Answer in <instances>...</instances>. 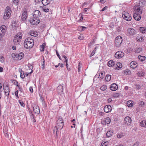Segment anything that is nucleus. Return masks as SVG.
<instances>
[{"mask_svg": "<svg viewBox=\"0 0 146 146\" xmlns=\"http://www.w3.org/2000/svg\"><path fill=\"white\" fill-rule=\"evenodd\" d=\"M40 15L41 13L40 11L38 10H36L34 12L33 17L38 18L40 17Z\"/></svg>", "mask_w": 146, "mask_h": 146, "instance_id": "obj_13", "label": "nucleus"}, {"mask_svg": "<svg viewBox=\"0 0 146 146\" xmlns=\"http://www.w3.org/2000/svg\"><path fill=\"white\" fill-rule=\"evenodd\" d=\"M96 51V50H94L92 52V53H91L90 55V57H91V56H93L94 54H95V52Z\"/></svg>", "mask_w": 146, "mask_h": 146, "instance_id": "obj_48", "label": "nucleus"}, {"mask_svg": "<svg viewBox=\"0 0 146 146\" xmlns=\"http://www.w3.org/2000/svg\"><path fill=\"white\" fill-rule=\"evenodd\" d=\"M124 121L127 124H129L130 125L129 123H130L131 122V118L127 116L125 117L124 119Z\"/></svg>", "mask_w": 146, "mask_h": 146, "instance_id": "obj_19", "label": "nucleus"}, {"mask_svg": "<svg viewBox=\"0 0 146 146\" xmlns=\"http://www.w3.org/2000/svg\"><path fill=\"white\" fill-rule=\"evenodd\" d=\"M58 66H60L61 67L63 68L64 67L63 64H62L59 63Z\"/></svg>", "mask_w": 146, "mask_h": 146, "instance_id": "obj_62", "label": "nucleus"}, {"mask_svg": "<svg viewBox=\"0 0 146 146\" xmlns=\"http://www.w3.org/2000/svg\"><path fill=\"white\" fill-rule=\"evenodd\" d=\"M11 81L12 82V83L13 84H18V82L16 80H11Z\"/></svg>", "mask_w": 146, "mask_h": 146, "instance_id": "obj_45", "label": "nucleus"}, {"mask_svg": "<svg viewBox=\"0 0 146 146\" xmlns=\"http://www.w3.org/2000/svg\"><path fill=\"white\" fill-rule=\"evenodd\" d=\"M81 27H82V30H81L82 31H84L85 29H86L87 28L86 27H85L82 26H81Z\"/></svg>", "mask_w": 146, "mask_h": 146, "instance_id": "obj_59", "label": "nucleus"}, {"mask_svg": "<svg viewBox=\"0 0 146 146\" xmlns=\"http://www.w3.org/2000/svg\"><path fill=\"white\" fill-rule=\"evenodd\" d=\"M134 10L133 17L135 20L139 21L141 19L140 15L142 13V10L140 9L139 5H135L133 8Z\"/></svg>", "mask_w": 146, "mask_h": 146, "instance_id": "obj_1", "label": "nucleus"}, {"mask_svg": "<svg viewBox=\"0 0 146 146\" xmlns=\"http://www.w3.org/2000/svg\"><path fill=\"white\" fill-rule=\"evenodd\" d=\"M127 31L129 34L130 35H134L135 34V31L133 28H129L127 29Z\"/></svg>", "mask_w": 146, "mask_h": 146, "instance_id": "obj_15", "label": "nucleus"}, {"mask_svg": "<svg viewBox=\"0 0 146 146\" xmlns=\"http://www.w3.org/2000/svg\"><path fill=\"white\" fill-rule=\"evenodd\" d=\"M4 57L2 56H0V61L2 62H3L4 61Z\"/></svg>", "mask_w": 146, "mask_h": 146, "instance_id": "obj_47", "label": "nucleus"}, {"mask_svg": "<svg viewBox=\"0 0 146 146\" xmlns=\"http://www.w3.org/2000/svg\"><path fill=\"white\" fill-rule=\"evenodd\" d=\"M16 86H17L19 88V91L21 92L22 90V88H21L20 87L19 85L16 84Z\"/></svg>", "mask_w": 146, "mask_h": 146, "instance_id": "obj_55", "label": "nucleus"}, {"mask_svg": "<svg viewBox=\"0 0 146 146\" xmlns=\"http://www.w3.org/2000/svg\"><path fill=\"white\" fill-rule=\"evenodd\" d=\"M33 108L34 112L35 113L39 114L40 113V109L39 107L36 104H34L33 106Z\"/></svg>", "mask_w": 146, "mask_h": 146, "instance_id": "obj_12", "label": "nucleus"}, {"mask_svg": "<svg viewBox=\"0 0 146 146\" xmlns=\"http://www.w3.org/2000/svg\"><path fill=\"white\" fill-rule=\"evenodd\" d=\"M12 11L10 7L7 6L5 10V14L3 16L5 19H8L10 17Z\"/></svg>", "mask_w": 146, "mask_h": 146, "instance_id": "obj_4", "label": "nucleus"}, {"mask_svg": "<svg viewBox=\"0 0 146 146\" xmlns=\"http://www.w3.org/2000/svg\"><path fill=\"white\" fill-rule=\"evenodd\" d=\"M24 56V53L22 52H20L19 54H15L13 53L12 54V56L14 58L15 57L17 60H21L23 58Z\"/></svg>", "mask_w": 146, "mask_h": 146, "instance_id": "obj_9", "label": "nucleus"}, {"mask_svg": "<svg viewBox=\"0 0 146 146\" xmlns=\"http://www.w3.org/2000/svg\"><path fill=\"white\" fill-rule=\"evenodd\" d=\"M30 35L34 36H36L38 35V34L36 31H32L31 32Z\"/></svg>", "mask_w": 146, "mask_h": 146, "instance_id": "obj_26", "label": "nucleus"}, {"mask_svg": "<svg viewBox=\"0 0 146 146\" xmlns=\"http://www.w3.org/2000/svg\"><path fill=\"white\" fill-rule=\"evenodd\" d=\"M120 95L121 94L119 93H115L112 94V96L115 98H119Z\"/></svg>", "mask_w": 146, "mask_h": 146, "instance_id": "obj_29", "label": "nucleus"}, {"mask_svg": "<svg viewBox=\"0 0 146 146\" xmlns=\"http://www.w3.org/2000/svg\"><path fill=\"white\" fill-rule=\"evenodd\" d=\"M17 37H15L14 38L13 40V42L14 43H15L16 44H17L18 43V42H20V40L18 39Z\"/></svg>", "mask_w": 146, "mask_h": 146, "instance_id": "obj_37", "label": "nucleus"}, {"mask_svg": "<svg viewBox=\"0 0 146 146\" xmlns=\"http://www.w3.org/2000/svg\"><path fill=\"white\" fill-rule=\"evenodd\" d=\"M140 125L142 127H146V120H143L140 123Z\"/></svg>", "mask_w": 146, "mask_h": 146, "instance_id": "obj_30", "label": "nucleus"}, {"mask_svg": "<svg viewBox=\"0 0 146 146\" xmlns=\"http://www.w3.org/2000/svg\"><path fill=\"white\" fill-rule=\"evenodd\" d=\"M63 57L65 59V60L64 61V62H68V58H67V57H66V56L65 55H64L63 56Z\"/></svg>", "mask_w": 146, "mask_h": 146, "instance_id": "obj_54", "label": "nucleus"}, {"mask_svg": "<svg viewBox=\"0 0 146 146\" xmlns=\"http://www.w3.org/2000/svg\"><path fill=\"white\" fill-rule=\"evenodd\" d=\"M107 88V86L105 85L102 86L101 88L100 89L101 90L104 91L106 90Z\"/></svg>", "mask_w": 146, "mask_h": 146, "instance_id": "obj_41", "label": "nucleus"}, {"mask_svg": "<svg viewBox=\"0 0 146 146\" xmlns=\"http://www.w3.org/2000/svg\"><path fill=\"white\" fill-rule=\"evenodd\" d=\"M124 53L121 51H119L116 52L115 54V57L117 58H120L123 57L124 56Z\"/></svg>", "mask_w": 146, "mask_h": 146, "instance_id": "obj_11", "label": "nucleus"}, {"mask_svg": "<svg viewBox=\"0 0 146 146\" xmlns=\"http://www.w3.org/2000/svg\"><path fill=\"white\" fill-rule=\"evenodd\" d=\"M29 68V69L32 70L33 68V67L31 65H29L28 66Z\"/></svg>", "mask_w": 146, "mask_h": 146, "instance_id": "obj_61", "label": "nucleus"}, {"mask_svg": "<svg viewBox=\"0 0 146 146\" xmlns=\"http://www.w3.org/2000/svg\"><path fill=\"white\" fill-rule=\"evenodd\" d=\"M138 58L141 61H143L145 59V57L144 56H141L139 55L138 56Z\"/></svg>", "mask_w": 146, "mask_h": 146, "instance_id": "obj_33", "label": "nucleus"}, {"mask_svg": "<svg viewBox=\"0 0 146 146\" xmlns=\"http://www.w3.org/2000/svg\"><path fill=\"white\" fill-rule=\"evenodd\" d=\"M127 105L129 107H131L133 106L132 102L131 101H129L127 102Z\"/></svg>", "mask_w": 146, "mask_h": 146, "instance_id": "obj_36", "label": "nucleus"}, {"mask_svg": "<svg viewBox=\"0 0 146 146\" xmlns=\"http://www.w3.org/2000/svg\"><path fill=\"white\" fill-rule=\"evenodd\" d=\"M109 105H107L105 106L104 108V111L106 113H108L109 112Z\"/></svg>", "mask_w": 146, "mask_h": 146, "instance_id": "obj_27", "label": "nucleus"}, {"mask_svg": "<svg viewBox=\"0 0 146 146\" xmlns=\"http://www.w3.org/2000/svg\"><path fill=\"white\" fill-rule=\"evenodd\" d=\"M145 104V103L143 101H141L140 102L139 105L141 106V107H143Z\"/></svg>", "mask_w": 146, "mask_h": 146, "instance_id": "obj_49", "label": "nucleus"}, {"mask_svg": "<svg viewBox=\"0 0 146 146\" xmlns=\"http://www.w3.org/2000/svg\"><path fill=\"white\" fill-rule=\"evenodd\" d=\"M138 65V63L135 61H132L130 64V67L132 68H136Z\"/></svg>", "mask_w": 146, "mask_h": 146, "instance_id": "obj_16", "label": "nucleus"}, {"mask_svg": "<svg viewBox=\"0 0 146 146\" xmlns=\"http://www.w3.org/2000/svg\"><path fill=\"white\" fill-rule=\"evenodd\" d=\"M15 37H17L18 39L20 40V41L22 37V36L20 33H18L17 35H15Z\"/></svg>", "mask_w": 146, "mask_h": 146, "instance_id": "obj_34", "label": "nucleus"}, {"mask_svg": "<svg viewBox=\"0 0 146 146\" xmlns=\"http://www.w3.org/2000/svg\"><path fill=\"white\" fill-rule=\"evenodd\" d=\"M109 118L106 117L103 119L102 121V123L103 125H108L110 123Z\"/></svg>", "mask_w": 146, "mask_h": 146, "instance_id": "obj_17", "label": "nucleus"}, {"mask_svg": "<svg viewBox=\"0 0 146 146\" xmlns=\"http://www.w3.org/2000/svg\"><path fill=\"white\" fill-rule=\"evenodd\" d=\"M123 136V133H119L117 135V138H121Z\"/></svg>", "mask_w": 146, "mask_h": 146, "instance_id": "obj_39", "label": "nucleus"}, {"mask_svg": "<svg viewBox=\"0 0 146 146\" xmlns=\"http://www.w3.org/2000/svg\"><path fill=\"white\" fill-rule=\"evenodd\" d=\"M19 92L18 90H17L16 92H15V96L17 98H19V97L18 96V94Z\"/></svg>", "mask_w": 146, "mask_h": 146, "instance_id": "obj_51", "label": "nucleus"}, {"mask_svg": "<svg viewBox=\"0 0 146 146\" xmlns=\"http://www.w3.org/2000/svg\"><path fill=\"white\" fill-rule=\"evenodd\" d=\"M105 76V72H102L100 73L99 76V78L100 79H102Z\"/></svg>", "mask_w": 146, "mask_h": 146, "instance_id": "obj_25", "label": "nucleus"}, {"mask_svg": "<svg viewBox=\"0 0 146 146\" xmlns=\"http://www.w3.org/2000/svg\"><path fill=\"white\" fill-rule=\"evenodd\" d=\"M56 54H57V56H58V57L59 58V59H60V60H61V57H60V55H59V54L58 53V51L57 50H56Z\"/></svg>", "mask_w": 146, "mask_h": 146, "instance_id": "obj_52", "label": "nucleus"}, {"mask_svg": "<svg viewBox=\"0 0 146 146\" xmlns=\"http://www.w3.org/2000/svg\"><path fill=\"white\" fill-rule=\"evenodd\" d=\"M45 64V60L44 59V60L43 61V63H42V65L43 66V67L42 68V69H44V65Z\"/></svg>", "mask_w": 146, "mask_h": 146, "instance_id": "obj_57", "label": "nucleus"}, {"mask_svg": "<svg viewBox=\"0 0 146 146\" xmlns=\"http://www.w3.org/2000/svg\"><path fill=\"white\" fill-rule=\"evenodd\" d=\"M46 45V43H44L42 45L40 46V50L41 51L43 52L44 51V48L45 47V46Z\"/></svg>", "mask_w": 146, "mask_h": 146, "instance_id": "obj_32", "label": "nucleus"}, {"mask_svg": "<svg viewBox=\"0 0 146 146\" xmlns=\"http://www.w3.org/2000/svg\"><path fill=\"white\" fill-rule=\"evenodd\" d=\"M110 131H108L106 134V135L107 137H110Z\"/></svg>", "mask_w": 146, "mask_h": 146, "instance_id": "obj_60", "label": "nucleus"}, {"mask_svg": "<svg viewBox=\"0 0 146 146\" xmlns=\"http://www.w3.org/2000/svg\"><path fill=\"white\" fill-rule=\"evenodd\" d=\"M33 17L32 18H31L30 19V22L31 24L32 25H36L38 24L40 22V21L38 18H35Z\"/></svg>", "mask_w": 146, "mask_h": 146, "instance_id": "obj_6", "label": "nucleus"}, {"mask_svg": "<svg viewBox=\"0 0 146 146\" xmlns=\"http://www.w3.org/2000/svg\"><path fill=\"white\" fill-rule=\"evenodd\" d=\"M122 16L123 18L127 21H129L131 19V17L127 12H124L123 13Z\"/></svg>", "mask_w": 146, "mask_h": 146, "instance_id": "obj_7", "label": "nucleus"}, {"mask_svg": "<svg viewBox=\"0 0 146 146\" xmlns=\"http://www.w3.org/2000/svg\"><path fill=\"white\" fill-rule=\"evenodd\" d=\"M29 90L31 92H33V90L32 87H30L29 88Z\"/></svg>", "mask_w": 146, "mask_h": 146, "instance_id": "obj_64", "label": "nucleus"}, {"mask_svg": "<svg viewBox=\"0 0 146 146\" xmlns=\"http://www.w3.org/2000/svg\"><path fill=\"white\" fill-rule=\"evenodd\" d=\"M33 40L31 38L28 37L24 41V46L26 48H31L33 47L34 45Z\"/></svg>", "mask_w": 146, "mask_h": 146, "instance_id": "obj_2", "label": "nucleus"}, {"mask_svg": "<svg viewBox=\"0 0 146 146\" xmlns=\"http://www.w3.org/2000/svg\"><path fill=\"white\" fill-rule=\"evenodd\" d=\"M43 11L45 12H48L49 11V10L50 9H48L46 7H43Z\"/></svg>", "mask_w": 146, "mask_h": 146, "instance_id": "obj_42", "label": "nucleus"}, {"mask_svg": "<svg viewBox=\"0 0 146 146\" xmlns=\"http://www.w3.org/2000/svg\"><path fill=\"white\" fill-rule=\"evenodd\" d=\"M110 76V75H106L105 78V80L106 82H108L110 81V79L109 78L108 76Z\"/></svg>", "mask_w": 146, "mask_h": 146, "instance_id": "obj_43", "label": "nucleus"}, {"mask_svg": "<svg viewBox=\"0 0 146 146\" xmlns=\"http://www.w3.org/2000/svg\"><path fill=\"white\" fill-rule=\"evenodd\" d=\"M19 72L20 73V77L21 78L23 79L25 77L24 72L23 71L22 69L20 68L19 69Z\"/></svg>", "mask_w": 146, "mask_h": 146, "instance_id": "obj_22", "label": "nucleus"}, {"mask_svg": "<svg viewBox=\"0 0 146 146\" xmlns=\"http://www.w3.org/2000/svg\"><path fill=\"white\" fill-rule=\"evenodd\" d=\"M48 0H42L41 1L42 4L44 5H46L49 3V1Z\"/></svg>", "mask_w": 146, "mask_h": 146, "instance_id": "obj_28", "label": "nucleus"}, {"mask_svg": "<svg viewBox=\"0 0 146 146\" xmlns=\"http://www.w3.org/2000/svg\"><path fill=\"white\" fill-rule=\"evenodd\" d=\"M139 145V142H136L134 143L133 146H138Z\"/></svg>", "mask_w": 146, "mask_h": 146, "instance_id": "obj_56", "label": "nucleus"}, {"mask_svg": "<svg viewBox=\"0 0 146 146\" xmlns=\"http://www.w3.org/2000/svg\"><path fill=\"white\" fill-rule=\"evenodd\" d=\"M108 141L102 142L101 145V146H107L108 144Z\"/></svg>", "mask_w": 146, "mask_h": 146, "instance_id": "obj_40", "label": "nucleus"}, {"mask_svg": "<svg viewBox=\"0 0 146 146\" xmlns=\"http://www.w3.org/2000/svg\"><path fill=\"white\" fill-rule=\"evenodd\" d=\"M59 129L58 128L57 126H56L55 127H54V133L55 132H56V136H57L58 135V130Z\"/></svg>", "mask_w": 146, "mask_h": 146, "instance_id": "obj_23", "label": "nucleus"}, {"mask_svg": "<svg viewBox=\"0 0 146 146\" xmlns=\"http://www.w3.org/2000/svg\"><path fill=\"white\" fill-rule=\"evenodd\" d=\"M6 27L5 25L1 26L0 28V31L1 33H4L5 35L6 32Z\"/></svg>", "mask_w": 146, "mask_h": 146, "instance_id": "obj_21", "label": "nucleus"}, {"mask_svg": "<svg viewBox=\"0 0 146 146\" xmlns=\"http://www.w3.org/2000/svg\"><path fill=\"white\" fill-rule=\"evenodd\" d=\"M138 75L140 77H143L144 76L145 73L143 72H138L137 73Z\"/></svg>", "mask_w": 146, "mask_h": 146, "instance_id": "obj_38", "label": "nucleus"}, {"mask_svg": "<svg viewBox=\"0 0 146 146\" xmlns=\"http://www.w3.org/2000/svg\"><path fill=\"white\" fill-rule=\"evenodd\" d=\"M139 30L142 33H145V32L146 29L144 27H140L139 28Z\"/></svg>", "mask_w": 146, "mask_h": 146, "instance_id": "obj_35", "label": "nucleus"}, {"mask_svg": "<svg viewBox=\"0 0 146 146\" xmlns=\"http://www.w3.org/2000/svg\"><path fill=\"white\" fill-rule=\"evenodd\" d=\"M137 40L139 42L143 41L144 40V39L142 36L140 35L137 36L136 37Z\"/></svg>", "mask_w": 146, "mask_h": 146, "instance_id": "obj_24", "label": "nucleus"}, {"mask_svg": "<svg viewBox=\"0 0 146 146\" xmlns=\"http://www.w3.org/2000/svg\"><path fill=\"white\" fill-rule=\"evenodd\" d=\"M59 93H62L63 92V86L61 85L58 86L57 89Z\"/></svg>", "mask_w": 146, "mask_h": 146, "instance_id": "obj_20", "label": "nucleus"}, {"mask_svg": "<svg viewBox=\"0 0 146 146\" xmlns=\"http://www.w3.org/2000/svg\"><path fill=\"white\" fill-rule=\"evenodd\" d=\"M79 16H80V21L82 20L83 19V15L81 13H80L79 14Z\"/></svg>", "mask_w": 146, "mask_h": 146, "instance_id": "obj_50", "label": "nucleus"}, {"mask_svg": "<svg viewBox=\"0 0 146 146\" xmlns=\"http://www.w3.org/2000/svg\"><path fill=\"white\" fill-rule=\"evenodd\" d=\"M117 85L115 83L112 84L110 86V90L112 91H115L117 89Z\"/></svg>", "mask_w": 146, "mask_h": 146, "instance_id": "obj_18", "label": "nucleus"}, {"mask_svg": "<svg viewBox=\"0 0 146 146\" xmlns=\"http://www.w3.org/2000/svg\"><path fill=\"white\" fill-rule=\"evenodd\" d=\"M31 117L33 118V122H35L36 121V120L35 119V118L34 117V115L33 114V113H31Z\"/></svg>", "mask_w": 146, "mask_h": 146, "instance_id": "obj_46", "label": "nucleus"}, {"mask_svg": "<svg viewBox=\"0 0 146 146\" xmlns=\"http://www.w3.org/2000/svg\"><path fill=\"white\" fill-rule=\"evenodd\" d=\"M142 51V48L140 47L136 48L135 49V52L136 53H139Z\"/></svg>", "mask_w": 146, "mask_h": 146, "instance_id": "obj_31", "label": "nucleus"}, {"mask_svg": "<svg viewBox=\"0 0 146 146\" xmlns=\"http://www.w3.org/2000/svg\"><path fill=\"white\" fill-rule=\"evenodd\" d=\"M27 17V14L26 9L24 10L22 14L21 18L23 21L25 20Z\"/></svg>", "mask_w": 146, "mask_h": 146, "instance_id": "obj_14", "label": "nucleus"}, {"mask_svg": "<svg viewBox=\"0 0 146 146\" xmlns=\"http://www.w3.org/2000/svg\"><path fill=\"white\" fill-rule=\"evenodd\" d=\"M122 42V37L120 36H117L115 40V44L116 46H118L120 45Z\"/></svg>", "mask_w": 146, "mask_h": 146, "instance_id": "obj_8", "label": "nucleus"}, {"mask_svg": "<svg viewBox=\"0 0 146 146\" xmlns=\"http://www.w3.org/2000/svg\"><path fill=\"white\" fill-rule=\"evenodd\" d=\"M66 62V67L67 69L68 70H70V68H68V64H67V62Z\"/></svg>", "mask_w": 146, "mask_h": 146, "instance_id": "obj_58", "label": "nucleus"}, {"mask_svg": "<svg viewBox=\"0 0 146 146\" xmlns=\"http://www.w3.org/2000/svg\"><path fill=\"white\" fill-rule=\"evenodd\" d=\"M56 125L59 130H60L62 129L64 125V123L63 119L61 116L58 117L56 122Z\"/></svg>", "mask_w": 146, "mask_h": 146, "instance_id": "obj_5", "label": "nucleus"}, {"mask_svg": "<svg viewBox=\"0 0 146 146\" xmlns=\"http://www.w3.org/2000/svg\"><path fill=\"white\" fill-rule=\"evenodd\" d=\"M19 102L21 106L23 107L25 106V104L21 100H19Z\"/></svg>", "mask_w": 146, "mask_h": 146, "instance_id": "obj_44", "label": "nucleus"}, {"mask_svg": "<svg viewBox=\"0 0 146 146\" xmlns=\"http://www.w3.org/2000/svg\"><path fill=\"white\" fill-rule=\"evenodd\" d=\"M13 2L15 4L18 3L19 1L18 0H13Z\"/></svg>", "mask_w": 146, "mask_h": 146, "instance_id": "obj_53", "label": "nucleus"}, {"mask_svg": "<svg viewBox=\"0 0 146 146\" xmlns=\"http://www.w3.org/2000/svg\"><path fill=\"white\" fill-rule=\"evenodd\" d=\"M3 89L5 95L8 96L9 95L10 92V89L9 86V85H6L5 86L4 84L3 85Z\"/></svg>", "mask_w": 146, "mask_h": 146, "instance_id": "obj_10", "label": "nucleus"}, {"mask_svg": "<svg viewBox=\"0 0 146 146\" xmlns=\"http://www.w3.org/2000/svg\"><path fill=\"white\" fill-rule=\"evenodd\" d=\"M108 8V7L107 6H106L104 8H103L102 10H101L102 11H105L106 9H107Z\"/></svg>", "mask_w": 146, "mask_h": 146, "instance_id": "obj_63", "label": "nucleus"}, {"mask_svg": "<svg viewBox=\"0 0 146 146\" xmlns=\"http://www.w3.org/2000/svg\"><path fill=\"white\" fill-rule=\"evenodd\" d=\"M111 62L110 64V69L113 70H119V68L122 67V65L121 63L119 62L117 64L115 63V62L113 61L112 60H110Z\"/></svg>", "mask_w": 146, "mask_h": 146, "instance_id": "obj_3", "label": "nucleus"}]
</instances>
